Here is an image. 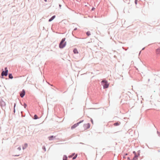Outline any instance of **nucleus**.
Wrapping results in <instances>:
<instances>
[{"mask_svg":"<svg viewBox=\"0 0 160 160\" xmlns=\"http://www.w3.org/2000/svg\"><path fill=\"white\" fill-rule=\"evenodd\" d=\"M13 78V76L12 75V73H9L8 74V79H12Z\"/></svg>","mask_w":160,"mask_h":160,"instance_id":"obj_13","label":"nucleus"},{"mask_svg":"<svg viewBox=\"0 0 160 160\" xmlns=\"http://www.w3.org/2000/svg\"><path fill=\"white\" fill-rule=\"evenodd\" d=\"M136 68V70H137L138 71V68Z\"/></svg>","mask_w":160,"mask_h":160,"instance_id":"obj_39","label":"nucleus"},{"mask_svg":"<svg viewBox=\"0 0 160 160\" xmlns=\"http://www.w3.org/2000/svg\"><path fill=\"white\" fill-rule=\"evenodd\" d=\"M101 83L103 86V89L107 88L109 87V84L108 83L107 81L105 79L103 80L101 82Z\"/></svg>","mask_w":160,"mask_h":160,"instance_id":"obj_3","label":"nucleus"},{"mask_svg":"<svg viewBox=\"0 0 160 160\" xmlns=\"http://www.w3.org/2000/svg\"><path fill=\"white\" fill-rule=\"evenodd\" d=\"M23 148V149H24L25 148H24L23 147V148Z\"/></svg>","mask_w":160,"mask_h":160,"instance_id":"obj_44","label":"nucleus"},{"mask_svg":"<svg viewBox=\"0 0 160 160\" xmlns=\"http://www.w3.org/2000/svg\"><path fill=\"white\" fill-rule=\"evenodd\" d=\"M44 1L45 2H47V0H44Z\"/></svg>","mask_w":160,"mask_h":160,"instance_id":"obj_40","label":"nucleus"},{"mask_svg":"<svg viewBox=\"0 0 160 160\" xmlns=\"http://www.w3.org/2000/svg\"><path fill=\"white\" fill-rule=\"evenodd\" d=\"M140 152H141L140 150H138V151L137 156H138V157L139 156Z\"/></svg>","mask_w":160,"mask_h":160,"instance_id":"obj_21","label":"nucleus"},{"mask_svg":"<svg viewBox=\"0 0 160 160\" xmlns=\"http://www.w3.org/2000/svg\"><path fill=\"white\" fill-rule=\"evenodd\" d=\"M21 105H23V106H24V107L25 108H26V107H27V104L25 103H24V104H23V105H22V104H21Z\"/></svg>","mask_w":160,"mask_h":160,"instance_id":"obj_22","label":"nucleus"},{"mask_svg":"<svg viewBox=\"0 0 160 160\" xmlns=\"http://www.w3.org/2000/svg\"><path fill=\"white\" fill-rule=\"evenodd\" d=\"M77 156H78V154H76L74 156L72 157V159L74 160V159H75L77 158Z\"/></svg>","mask_w":160,"mask_h":160,"instance_id":"obj_20","label":"nucleus"},{"mask_svg":"<svg viewBox=\"0 0 160 160\" xmlns=\"http://www.w3.org/2000/svg\"><path fill=\"white\" fill-rule=\"evenodd\" d=\"M141 51H140L139 53V54H140V53H141Z\"/></svg>","mask_w":160,"mask_h":160,"instance_id":"obj_42","label":"nucleus"},{"mask_svg":"<svg viewBox=\"0 0 160 160\" xmlns=\"http://www.w3.org/2000/svg\"><path fill=\"white\" fill-rule=\"evenodd\" d=\"M75 154V153H72L71 154V156L70 157V156H69V157L70 158V157H72L73 156H74V155Z\"/></svg>","mask_w":160,"mask_h":160,"instance_id":"obj_24","label":"nucleus"},{"mask_svg":"<svg viewBox=\"0 0 160 160\" xmlns=\"http://www.w3.org/2000/svg\"><path fill=\"white\" fill-rule=\"evenodd\" d=\"M123 158H125V156H123Z\"/></svg>","mask_w":160,"mask_h":160,"instance_id":"obj_43","label":"nucleus"},{"mask_svg":"<svg viewBox=\"0 0 160 160\" xmlns=\"http://www.w3.org/2000/svg\"><path fill=\"white\" fill-rule=\"evenodd\" d=\"M59 7L60 8H61V6H62L61 5V4H59Z\"/></svg>","mask_w":160,"mask_h":160,"instance_id":"obj_32","label":"nucleus"},{"mask_svg":"<svg viewBox=\"0 0 160 160\" xmlns=\"http://www.w3.org/2000/svg\"><path fill=\"white\" fill-rule=\"evenodd\" d=\"M86 34L88 36H89L91 35L90 32L89 31H88L86 32Z\"/></svg>","mask_w":160,"mask_h":160,"instance_id":"obj_18","label":"nucleus"},{"mask_svg":"<svg viewBox=\"0 0 160 160\" xmlns=\"http://www.w3.org/2000/svg\"><path fill=\"white\" fill-rule=\"evenodd\" d=\"M77 30V28H75L73 31H72V34L73 36H74V34L75 33L74 31H76Z\"/></svg>","mask_w":160,"mask_h":160,"instance_id":"obj_19","label":"nucleus"},{"mask_svg":"<svg viewBox=\"0 0 160 160\" xmlns=\"http://www.w3.org/2000/svg\"><path fill=\"white\" fill-rule=\"evenodd\" d=\"M90 124L89 123L85 124L83 125V127L85 129H87L90 128Z\"/></svg>","mask_w":160,"mask_h":160,"instance_id":"obj_6","label":"nucleus"},{"mask_svg":"<svg viewBox=\"0 0 160 160\" xmlns=\"http://www.w3.org/2000/svg\"><path fill=\"white\" fill-rule=\"evenodd\" d=\"M80 143L81 144H84L83 143H82V142H80Z\"/></svg>","mask_w":160,"mask_h":160,"instance_id":"obj_41","label":"nucleus"},{"mask_svg":"<svg viewBox=\"0 0 160 160\" xmlns=\"http://www.w3.org/2000/svg\"><path fill=\"white\" fill-rule=\"evenodd\" d=\"M55 15H53L52 16L49 20L48 22H50L52 21L55 18Z\"/></svg>","mask_w":160,"mask_h":160,"instance_id":"obj_10","label":"nucleus"},{"mask_svg":"<svg viewBox=\"0 0 160 160\" xmlns=\"http://www.w3.org/2000/svg\"><path fill=\"white\" fill-rule=\"evenodd\" d=\"M27 145H27V143H25V145L26 146V147H27Z\"/></svg>","mask_w":160,"mask_h":160,"instance_id":"obj_36","label":"nucleus"},{"mask_svg":"<svg viewBox=\"0 0 160 160\" xmlns=\"http://www.w3.org/2000/svg\"><path fill=\"white\" fill-rule=\"evenodd\" d=\"M128 155V154L127 153H126L125 154V156L127 155Z\"/></svg>","mask_w":160,"mask_h":160,"instance_id":"obj_38","label":"nucleus"},{"mask_svg":"<svg viewBox=\"0 0 160 160\" xmlns=\"http://www.w3.org/2000/svg\"><path fill=\"white\" fill-rule=\"evenodd\" d=\"M157 134H158V136L160 137V132H158V131H157Z\"/></svg>","mask_w":160,"mask_h":160,"instance_id":"obj_27","label":"nucleus"},{"mask_svg":"<svg viewBox=\"0 0 160 160\" xmlns=\"http://www.w3.org/2000/svg\"><path fill=\"white\" fill-rule=\"evenodd\" d=\"M63 160H68V157L67 155H64L63 156Z\"/></svg>","mask_w":160,"mask_h":160,"instance_id":"obj_14","label":"nucleus"},{"mask_svg":"<svg viewBox=\"0 0 160 160\" xmlns=\"http://www.w3.org/2000/svg\"><path fill=\"white\" fill-rule=\"evenodd\" d=\"M19 155H20L19 154V155H14V156H19Z\"/></svg>","mask_w":160,"mask_h":160,"instance_id":"obj_34","label":"nucleus"},{"mask_svg":"<svg viewBox=\"0 0 160 160\" xmlns=\"http://www.w3.org/2000/svg\"><path fill=\"white\" fill-rule=\"evenodd\" d=\"M91 122H92V123L93 124V120L91 118Z\"/></svg>","mask_w":160,"mask_h":160,"instance_id":"obj_30","label":"nucleus"},{"mask_svg":"<svg viewBox=\"0 0 160 160\" xmlns=\"http://www.w3.org/2000/svg\"><path fill=\"white\" fill-rule=\"evenodd\" d=\"M2 72L1 74V76L0 78H5L6 79H8L7 78H4L3 76H7L8 74V70L7 67H5L4 68V70L3 69L2 70Z\"/></svg>","mask_w":160,"mask_h":160,"instance_id":"obj_1","label":"nucleus"},{"mask_svg":"<svg viewBox=\"0 0 160 160\" xmlns=\"http://www.w3.org/2000/svg\"><path fill=\"white\" fill-rule=\"evenodd\" d=\"M16 106V103H14V107H13V110L14 114H15V111H16L15 109V108Z\"/></svg>","mask_w":160,"mask_h":160,"instance_id":"obj_16","label":"nucleus"},{"mask_svg":"<svg viewBox=\"0 0 160 160\" xmlns=\"http://www.w3.org/2000/svg\"><path fill=\"white\" fill-rule=\"evenodd\" d=\"M134 2L135 4L137 5V4L138 0H135Z\"/></svg>","mask_w":160,"mask_h":160,"instance_id":"obj_28","label":"nucleus"},{"mask_svg":"<svg viewBox=\"0 0 160 160\" xmlns=\"http://www.w3.org/2000/svg\"><path fill=\"white\" fill-rule=\"evenodd\" d=\"M73 52L74 54L78 53V52L76 48H74L73 50Z\"/></svg>","mask_w":160,"mask_h":160,"instance_id":"obj_11","label":"nucleus"},{"mask_svg":"<svg viewBox=\"0 0 160 160\" xmlns=\"http://www.w3.org/2000/svg\"><path fill=\"white\" fill-rule=\"evenodd\" d=\"M42 149L44 150L45 151H46V148L45 146H43L42 147Z\"/></svg>","mask_w":160,"mask_h":160,"instance_id":"obj_23","label":"nucleus"},{"mask_svg":"<svg viewBox=\"0 0 160 160\" xmlns=\"http://www.w3.org/2000/svg\"><path fill=\"white\" fill-rule=\"evenodd\" d=\"M56 136H54L53 135L50 136L48 137V139L49 140H54Z\"/></svg>","mask_w":160,"mask_h":160,"instance_id":"obj_8","label":"nucleus"},{"mask_svg":"<svg viewBox=\"0 0 160 160\" xmlns=\"http://www.w3.org/2000/svg\"><path fill=\"white\" fill-rule=\"evenodd\" d=\"M21 116L22 117H25V114L24 113L23 111H21Z\"/></svg>","mask_w":160,"mask_h":160,"instance_id":"obj_17","label":"nucleus"},{"mask_svg":"<svg viewBox=\"0 0 160 160\" xmlns=\"http://www.w3.org/2000/svg\"><path fill=\"white\" fill-rule=\"evenodd\" d=\"M18 150L19 151H20L21 150V148L20 147H18Z\"/></svg>","mask_w":160,"mask_h":160,"instance_id":"obj_29","label":"nucleus"},{"mask_svg":"<svg viewBox=\"0 0 160 160\" xmlns=\"http://www.w3.org/2000/svg\"><path fill=\"white\" fill-rule=\"evenodd\" d=\"M25 94V91L24 89H23L22 91L20 92V97L22 98L24 97Z\"/></svg>","mask_w":160,"mask_h":160,"instance_id":"obj_5","label":"nucleus"},{"mask_svg":"<svg viewBox=\"0 0 160 160\" xmlns=\"http://www.w3.org/2000/svg\"><path fill=\"white\" fill-rule=\"evenodd\" d=\"M121 124V122H120L118 121L116 122H115L113 124V125L115 126H118L120 125Z\"/></svg>","mask_w":160,"mask_h":160,"instance_id":"obj_9","label":"nucleus"},{"mask_svg":"<svg viewBox=\"0 0 160 160\" xmlns=\"http://www.w3.org/2000/svg\"><path fill=\"white\" fill-rule=\"evenodd\" d=\"M78 125H79V124L77 122V123L74 124L72 126H71V129H73L77 127Z\"/></svg>","mask_w":160,"mask_h":160,"instance_id":"obj_7","label":"nucleus"},{"mask_svg":"<svg viewBox=\"0 0 160 160\" xmlns=\"http://www.w3.org/2000/svg\"><path fill=\"white\" fill-rule=\"evenodd\" d=\"M83 122V120H82L80 121L79 122H78V124L79 125V124Z\"/></svg>","mask_w":160,"mask_h":160,"instance_id":"obj_26","label":"nucleus"},{"mask_svg":"<svg viewBox=\"0 0 160 160\" xmlns=\"http://www.w3.org/2000/svg\"><path fill=\"white\" fill-rule=\"evenodd\" d=\"M48 83V84H49V85H50V86H53V85H52V84H49V83Z\"/></svg>","mask_w":160,"mask_h":160,"instance_id":"obj_35","label":"nucleus"},{"mask_svg":"<svg viewBox=\"0 0 160 160\" xmlns=\"http://www.w3.org/2000/svg\"><path fill=\"white\" fill-rule=\"evenodd\" d=\"M65 38H63L61 40L59 44V48H63L66 46V42H65Z\"/></svg>","mask_w":160,"mask_h":160,"instance_id":"obj_2","label":"nucleus"},{"mask_svg":"<svg viewBox=\"0 0 160 160\" xmlns=\"http://www.w3.org/2000/svg\"><path fill=\"white\" fill-rule=\"evenodd\" d=\"M156 52L157 54H160V48H159L156 49Z\"/></svg>","mask_w":160,"mask_h":160,"instance_id":"obj_12","label":"nucleus"},{"mask_svg":"<svg viewBox=\"0 0 160 160\" xmlns=\"http://www.w3.org/2000/svg\"><path fill=\"white\" fill-rule=\"evenodd\" d=\"M95 9V8L94 7H93L92 8V9H91V10L92 11H93Z\"/></svg>","mask_w":160,"mask_h":160,"instance_id":"obj_31","label":"nucleus"},{"mask_svg":"<svg viewBox=\"0 0 160 160\" xmlns=\"http://www.w3.org/2000/svg\"><path fill=\"white\" fill-rule=\"evenodd\" d=\"M145 48H142V50H144Z\"/></svg>","mask_w":160,"mask_h":160,"instance_id":"obj_37","label":"nucleus"},{"mask_svg":"<svg viewBox=\"0 0 160 160\" xmlns=\"http://www.w3.org/2000/svg\"><path fill=\"white\" fill-rule=\"evenodd\" d=\"M0 106L2 109H5L6 103L1 98H0Z\"/></svg>","mask_w":160,"mask_h":160,"instance_id":"obj_4","label":"nucleus"},{"mask_svg":"<svg viewBox=\"0 0 160 160\" xmlns=\"http://www.w3.org/2000/svg\"><path fill=\"white\" fill-rule=\"evenodd\" d=\"M0 86H1L0 85Z\"/></svg>","mask_w":160,"mask_h":160,"instance_id":"obj_45","label":"nucleus"},{"mask_svg":"<svg viewBox=\"0 0 160 160\" xmlns=\"http://www.w3.org/2000/svg\"><path fill=\"white\" fill-rule=\"evenodd\" d=\"M33 119L35 120L39 118L38 116L36 114H35L33 118Z\"/></svg>","mask_w":160,"mask_h":160,"instance_id":"obj_15","label":"nucleus"},{"mask_svg":"<svg viewBox=\"0 0 160 160\" xmlns=\"http://www.w3.org/2000/svg\"><path fill=\"white\" fill-rule=\"evenodd\" d=\"M127 159H128V160H130V158L129 157H128L127 158Z\"/></svg>","mask_w":160,"mask_h":160,"instance_id":"obj_33","label":"nucleus"},{"mask_svg":"<svg viewBox=\"0 0 160 160\" xmlns=\"http://www.w3.org/2000/svg\"><path fill=\"white\" fill-rule=\"evenodd\" d=\"M132 152L134 154V156H135V155H137V153L135 151H133Z\"/></svg>","mask_w":160,"mask_h":160,"instance_id":"obj_25","label":"nucleus"}]
</instances>
